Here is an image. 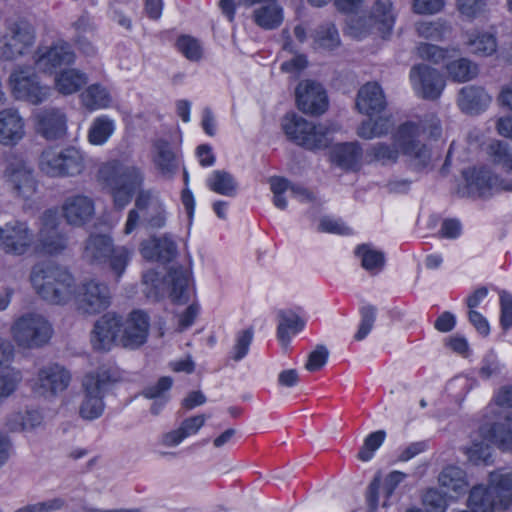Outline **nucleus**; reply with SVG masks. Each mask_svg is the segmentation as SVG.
Returning a JSON list of instances; mask_svg holds the SVG:
<instances>
[{
    "mask_svg": "<svg viewBox=\"0 0 512 512\" xmlns=\"http://www.w3.org/2000/svg\"><path fill=\"white\" fill-rule=\"evenodd\" d=\"M30 280L44 300L64 305L74 299L77 310L87 315L100 314L111 304V292L106 284L88 280L76 287L74 276L66 268L53 263L35 265Z\"/></svg>",
    "mask_w": 512,
    "mask_h": 512,
    "instance_id": "f257e3e1",
    "label": "nucleus"
},
{
    "mask_svg": "<svg viewBox=\"0 0 512 512\" xmlns=\"http://www.w3.org/2000/svg\"><path fill=\"white\" fill-rule=\"evenodd\" d=\"M421 132L427 133L433 139L441 136V121L435 113L425 114L419 123L407 121L401 124L393 134V141L399 146L401 153L409 158L415 171L426 169L431 161L429 147L418 140Z\"/></svg>",
    "mask_w": 512,
    "mask_h": 512,
    "instance_id": "f03ea898",
    "label": "nucleus"
},
{
    "mask_svg": "<svg viewBox=\"0 0 512 512\" xmlns=\"http://www.w3.org/2000/svg\"><path fill=\"white\" fill-rule=\"evenodd\" d=\"M98 178L109 190L115 206L119 209L131 202L144 182V174L139 167L117 159L103 163L99 168Z\"/></svg>",
    "mask_w": 512,
    "mask_h": 512,
    "instance_id": "7ed1b4c3",
    "label": "nucleus"
},
{
    "mask_svg": "<svg viewBox=\"0 0 512 512\" xmlns=\"http://www.w3.org/2000/svg\"><path fill=\"white\" fill-rule=\"evenodd\" d=\"M356 107L359 112L369 116L358 128V135L364 139H373L386 135L393 123L389 117L372 116L381 113L386 107V100L381 86L377 82H368L363 85L357 95Z\"/></svg>",
    "mask_w": 512,
    "mask_h": 512,
    "instance_id": "20e7f679",
    "label": "nucleus"
},
{
    "mask_svg": "<svg viewBox=\"0 0 512 512\" xmlns=\"http://www.w3.org/2000/svg\"><path fill=\"white\" fill-rule=\"evenodd\" d=\"M119 378L118 369L110 364H103L83 377L84 397L79 409L82 418L94 420L102 415L105 406L103 397Z\"/></svg>",
    "mask_w": 512,
    "mask_h": 512,
    "instance_id": "39448f33",
    "label": "nucleus"
},
{
    "mask_svg": "<svg viewBox=\"0 0 512 512\" xmlns=\"http://www.w3.org/2000/svg\"><path fill=\"white\" fill-rule=\"evenodd\" d=\"M282 128L291 141L309 150L328 147L333 135L339 130L335 123L315 124L295 113L285 115Z\"/></svg>",
    "mask_w": 512,
    "mask_h": 512,
    "instance_id": "423d86ee",
    "label": "nucleus"
},
{
    "mask_svg": "<svg viewBox=\"0 0 512 512\" xmlns=\"http://www.w3.org/2000/svg\"><path fill=\"white\" fill-rule=\"evenodd\" d=\"M396 14L391 0H376L367 16L351 17L346 32L355 39H362L377 32L382 38L389 36L394 28Z\"/></svg>",
    "mask_w": 512,
    "mask_h": 512,
    "instance_id": "0eeeda50",
    "label": "nucleus"
},
{
    "mask_svg": "<svg viewBox=\"0 0 512 512\" xmlns=\"http://www.w3.org/2000/svg\"><path fill=\"white\" fill-rule=\"evenodd\" d=\"M9 85L13 96L18 100L39 105L52 94L49 85L42 84L32 67L18 66L9 76Z\"/></svg>",
    "mask_w": 512,
    "mask_h": 512,
    "instance_id": "6e6552de",
    "label": "nucleus"
},
{
    "mask_svg": "<svg viewBox=\"0 0 512 512\" xmlns=\"http://www.w3.org/2000/svg\"><path fill=\"white\" fill-rule=\"evenodd\" d=\"M36 33L26 20L9 22L6 34L0 39V60H14L32 51Z\"/></svg>",
    "mask_w": 512,
    "mask_h": 512,
    "instance_id": "1a4fd4ad",
    "label": "nucleus"
},
{
    "mask_svg": "<svg viewBox=\"0 0 512 512\" xmlns=\"http://www.w3.org/2000/svg\"><path fill=\"white\" fill-rule=\"evenodd\" d=\"M39 165L42 172L52 177L74 176L83 170L84 157L75 147H51L42 152Z\"/></svg>",
    "mask_w": 512,
    "mask_h": 512,
    "instance_id": "9d476101",
    "label": "nucleus"
},
{
    "mask_svg": "<svg viewBox=\"0 0 512 512\" xmlns=\"http://www.w3.org/2000/svg\"><path fill=\"white\" fill-rule=\"evenodd\" d=\"M462 176L465 180V186L459 189L462 196L485 198L492 195L493 191L512 192V181H504L486 167L465 169Z\"/></svg>",
    "mask_w": 512,
    "mask_h": 512,
    "instance_id": "9b49d317",
    "label": "nucleus"
},
{
    "mask_svg": "<svg viewBox=\"0 0 512 512\" xmlns=\"http://www.w3.org/2000/svg\"><path fill=\"white\" fill-rule=\"evenodd\" d=\"M409 76L416 95L426 100L439 99L446 86L444 76L426 64L414 65Z\"/></svg>",
    "mask_w": 512,
    "mask_h": 512,
    "instance_id": "f8f14e48",
    "label": "nucleus"
},
{
    "mask_svg": "<svg viewBox=\"0 0 512 512\" xmlns=\"http://www.w3.org/2000/svg\"><path fill=\"white\" fill-rule=\"evenodd\" d=\"M70 380L71 374L65 367L52 363L38 370L32 389L39 396L51 398L66 390Z\"/></svg>",
    "mask_w": 512,
    "mask_h": 512,
    "instance_id": "ddd939ff",
    "label": "nucleus"
},
{
    "mask_svg": "<svg viewBox=\"0 0 512 512\" xmlns=\"http://www.w3.org/2000/svg\"><path fill=\"white\" fill-rule=\"evenodd\" d=\"M34 241L33 232L26 222L12 220L0 227V247L7 254L23 255Z\"/></svg>",
    "mask_w": 512,
    "mask_h": 512,
    "instance_id": "4468645a",
    "label": "nucleus"
},
{
    "mask_svg": "<svg viewBox=\"0 0 512 512\" xmlns=\"http://www.w3.org/2000/svg\"><path fill=\"white\" fill-rule=\"evenodd\" d=\"M41 221L38 251L49 255L60 253L66 248L67 239L58 229V212L53 209L46 210Z\"/></svg>",
    "mask_w": 512,
    "mask_h": 512,
    "instance_id": "2eb2a0df",
    "label": "nucleus"
},
{
    "mask_svg": "<svg viewBox=\"0 0 512 512\" xmlns=\"http://www.w3.org/2000/svg\"><path fill=\"white\" fill-rule=\"evenodd\" d=\"M75 58L71 45L64 40H58L44 52L41 49L37 50L35 65L39 70L51 74L62 66L72 65Z\"/></svg>",
    "mask_w": 512,
    "mask_h": 512,
    "instance_id": "dca6fc26",
    "label": "nucleus"
},
{
    "mask_svg": "<svg viewBox=\"0 0 512 512\" xmlns=\"http://www.w3.org/2000/svg\"><path fill=\"white\" fill-rule=\"evenodd\" d=\"M11 331L16 343L23 348L41 347L53 334L49 322H15Z\"/></svg>",
    "mask_w": 512,
    "mask_h": 512,
    "instance_id": "f3484780",
    "label": "nucleus"
},
{
    "mask_svg": "<svg viewBox=\"0 0 512 512\" xmlns=\"http://www.w3.org/2000/svg\"><path fill=\"white\" fill-rule=\"evenodd\" d=\"M296 102L299 110L311 115H320L328 108V97L323 86L309 80L298 84Z\"/></svg>",
    "mask_w": 512,
    "mask_h": 512,
    "instance_id": "a211bd4d",
    "label": "nucleus"
},
{
    "mask_svg": "<svg viewBox=\"0 0 512 512\" xmlns=\"http://www.w3.org/2000/svg\"><path fill=\"white\" fill-rule=\"evenodd\" d=\"M5 177L15 193L25 200L30 199L36 191L37 182L33 172L22 159L9 163Z\"/></svg>",
    "mask_w": 512,
    "mask_h": 512,
    "instance_id": "6ab92c4d",
    "label": "nucleus"
},
{
    "mask_svg": "<svg viewBox=\"0 0 512 512\" xmlns=\"http://www.w3.org/2000/svg\"><path fill=\"white\" fill-rule=\"evenodd\" d=\"M140 254L148 261L168 263L175 258L177 245L168 235L154 236L141 242Z\"/></svg>",
    "mask_w": 512,
    "mask_h": 512,
    "instance_id": "aec40b11",
    "label": "nucleus"
},
{
    "mask_svg": "<svg viewBox=\"0 0 512 512\" xmlns=\"http://www.w3.org/2000/svg\"><path fill=\"white\" fill-rule=\"evenodd\" d=\"M25 135V122L19 111L7 108L0 111V144L17 145Z\"/></svg>",
    "mask_w": 512,
    "mask_h": 512,
    "instance_id": "412c9836",
    "label": "nucleus"
},
{
    "mask_svg": "<svg viewBox=\"0 0 512 512\" xmlns=\"http://www.w3.org/2000/svg\"><path fill=\"white\" fill-rule=\"evenodd\" d=\"M247 6L261 4L254 10V22L265 30H273L278 28L284 19L283 9L278 4V0H243Z\"/></svg>",
    "mask_w": 512,
    "mask_h": 512,
    "instance_id": "4be33fe9",
    "label": "nucleus"
},
{
    "mask_svg": "<svg viewBox=\"0 0 512 512\" xmlns=\"http://www.w3.org/2000/svg\"><path fill=\"white\" fill-rule=\"evenodd\" d=\"M65 114L56 108L44 109L36 115L37 131L46 139L62 137L67 130Z\"/></svg>",
    "mask_w": 512,
    "mask_h": 512,
    "instance_id": "5701e85b",
    "label": "nucleus"
},
{
    "mask_svg": "<svg viewBox=\"0 0 512 512\" xmlns=\"http://www.w3.org/2000/svg\"><path fill=\"white\" fill-rule=\"evenodd\" d=\"M468 507L472 512H494L496 508H501L499 502V489L491 483L489 477V486H475L471 489L468 498Z\"/></svg>",
    "mask_w": 512,
    "mask_h": 512,
    "instance_id": "b1692460",
    "label": "nucleus"
},
{
    "mask_svg": "<svg viewBox=\"0 0 512 512\" xmlns=\"http://www.w3.org/2000/svg\"><path fill=\"white\" fill-rule=\"evenodd\" d=\"M62 210L69 224L80 226L93 216L94 203L87 196L75 195L66 199Z\"/></svg>",
    "mask_w": 512,
    "mask_h": 512,
    "instance_id": "393cba45",
    "label": "nucleus"
},
{
    "mask_svg": "<svg viewBox=\"0 0 512 512\" xmlns=\"http://www.w3.org/2000/svg\"><path fill=\"white\" fill-rule=\"evenodd\" d=\"M491 102V97L484 88L465 86L458 95V106L465 114L476 115L483 112Z\"/></svg>",
    "mask_w": 512,
    "mask_h": 512,
    "instance_id": "a878e982",
    "label": "nucleus"
},
{
    "mask_svg": "<svg viewBox=\"0 0 512 512\" xmlns=\"http://www.w3.org/2000/svg\"><path fill=\"white\" fill-rule=\"evenodd\" d=\"M362 148L357 142L339 143L330 151L331 162L344 170L356 171L360 168Z\"/></svg>",
    "mask_w": 512,
    "mask_h": 512,
    "instance_id": "bb28decb",
    "label": "nucleus"
},
{
    "mask_svg": "<svg viewBox=\"0 0 512 512\" xmlns=\"http://www.w3.org/2000/svg\"><path fill=\"white\" fill-rule=\"evenodd\" d=\"M153 162L163 176L172 177L179 161L169 141L157 139L153 142Z\"/></svg>",
    "mask_w": 512,
    "mask_h": 512,
    "instance_id": "cd10ccee",
    "label": "nucleus"
},
{
    "mask_svg": "<svg viewBox=\"0 0 512 512\" xmlns=\"http://www.w3.org/2000/svg\"><path fill=\"white\" fill-rule=\"evenodd\" d=\"M191 272L183 266L172 267L165 281L170 285V297L174 303L181 306L189 297V281Z\"/></svg>",
    "mask_w": 512,
    "mask_h": 512,
    "instance_id": "c85d7f7f",
    "label": "nucleus"
},
{
    "mask_svg": "<svg viewBox=\"0 0 512 512\" xmlns=\"http://www.w3.org/2000/svg\"><path fill=\"white\" fill-rule=\"evenodd\" d=\"M148 322H119L118 345L135 349L143 345L148 336Z\"/></svg>",
    "mask_w": 512,
    "mask_h": 512,
    "instance_id": "c756f323",
    "label": "nucleus"
},
{
    "mask_svg": "<svg viewBox=\"0 0 512 512\" xmlns=\"http://www.w3.org/2000/svg\"><path fill=\"white\" fill-rule=\"evenodd\" d=\"M119 322H95L91 332V343L97 351H108L113 345H118Z\"/></svg>",
    "mask_w": 512,
    "mask_h": 512,
    "instance_id": "7c9ffc66",
    "label": "nucleus"
},
{
    "mask_svg": "<svg viewBox=\"0 0 512 512\" xmlns=\"http://www.w3.org/2000/svg\"><path fill=\"white\" fill-rule=\"evenodd\" d=\"M483 436L503 451H512V416L506 415L504 422H496L482 428Z\"/></svg>",
    "mask_w": 512,
    "mask_h": 512,
    "instance_id": "2f4dec72",
    "label": "nucleus"
},
{
    "mask_svg": "<svg viewBox=\"0 0 512 512\" xmlns=\"http://www.w3.org/2000/svg\"><path fill=\"white\" fill-rule=\"evenodd\" d=\"M116 130V121L109 115L102 114L93 119L88 129V141L94 146L106 144Z\"/></svg>",
    "mask_w": 512,
    "mask_h": 512,
    "instance_id": "473e14b6",
    "label": "nucleus"
},
{
    "mask_svg": "<svg viewBox=\"0 0 512 512\" xmlns=\"http://www.w3.org/2000/svg\"><path fill=\"white\" fill-rule=\"evenodd\" d=\"M205 421L206 417L203 414L186 418L182 421L178 429L172 430L163 435L162 443L168 447L180 444L188 436L196 434L205 424Z\"/></svg>",
    "mask_w": 512,
    "mask_h": 512,
    "instance_id": "72a5a7b5",
    "label": "nucleus"
},
{
    "mask_svg": "<svg viewBox=\"0 0 512 512\" xmlns=\"http://www.w3.org/2000/svg\"><path fill=\"white\" fill-rule=\"evenodd\" d=\"M88 81L87 74L74 68L64 69L55 76V88L63 95L78 92Z\"/></svg>",
    "mask_w": 512,
    "mask_h": 512,
    "instance_id": "f704fd0d",
    "label": "nucleus"
},
{
    "mask_svg": "<svg viewBox=\"0 0 512 512\" xmlns=\"http://www.w3.org/2000/svg\"><path fill=\"white\" fill-rule=\"evenodd\" d=\"M82 105L89 111L107 109L112 102L109 90L99 84L89 85L80 95Z\"/></svg>",
    "mask_w": 512,
    "mask_h": 512,
    "instance_id": "c9c22d12",
    "label": "nucleus"
},
{
    "mask_svg": "<svg viewBox=\"0 0 512 512\" xmlns=\"http://www.w3.org/2000/svg\"><path fill=\"white\" fill-rule=\"evenodd\" d=\"M439 484L446 492H453L456 496L465 494L469 488L466 473L457 466L445 467L438 476Z\"/></svg>",
    "mask_w": 512,
    "mask_h": 512,
    "instance_id": "e433bc0d",
    "label": "nucleus"
},
{
    "mask_svg": "<svg viewBox=\"0 0 512 512\" xmlns=\"http://www.w3.org/2000/svg\"><path fill=\"white\" fill-rule=\"evenodd\" d=\"M113 247V240L110 236L91 235L86 243L85 255L93 262L105 263Z\"/></svg>",
    "mask_w": 512,
    "mask_h": 512,
    "instance_id": "4c0bfd02",
    "label": "nucleus"
},
{
    "mask_svg": "<svg viewBox=\"0 0 512 512\" xmlns=\"http://www.w3.org/2000/svg\"><path fill=\"white\" fill-rule=\"evenodd\" d=\"M207 187L220 195L233 197L237 193V182L232 174L225 170H214L206 179Z\"/></svg>",
    "mask_w": 512,
    "mask_h": 512,
    "instance_id": "58836bf2",
    "label": "nucleus"
},
{
    "mask_svg": "<svg viewBox=\"0 0 512 512\" xmlns=\"http://www.w3.org/2000/svg\"><path fill=\"white\" fill-rule=\"evenodd\" d=\"M314 48L332 51L339 47L341 41L337 28L333 23L320 25L314 33Z\"/></svg>",
    "mask_w": 512,
    "mask_h": 512,
    "instance_id": "ea45409f",
    "label": "nucleus"
},
{
    "mask_svg": "<svg viewBox=\"0 0 512 512\" xmlns=\"http://www.w3.org/2000/svg\"><path fill=\"white\" fill-rule=\"evenodd\" d=\"M355 254L360 259L362 267L372 274L379 272L384 266L385 256L383 252L368 244L357 246Z\"/></svg>",
    "mask_w": 512,
    "mask_h": 512,
    "instance_id": "a19ab883",
    "label": "nucleus"
},
{
    "mask_svg": "<svg viewBox=\"0 0 512 512\" xmlns=\"http://www.w3.org/2000/svg\"><path fill=\"white\" fill-rule=\"evenodd\" d=\"M491 483L499 489V502L502 509L512 506V471L497 470L490 473Z\"/></svg>",
    "mask_w": 512,
    "mask_h": 512,
    "instance_id": "79ce46f5",
    "label": "nucleus"
},
{
    "mask_svg": "<svg viewBox=\"0 0 512 512\" xmlns=\"http://www.w3.org/2000/svg\"><path fill=\"white\" fill-rule=\"evenodd\" d=\"M445 68L449 77L460 83L470 81L478 73L477 66L466 58L447 62Z\"/></svg>",
    "mask_w": 512,
    "mask_h": 512,
    "instance_id": "37998d69",
    "label": "nucleus"
},
{
    "mask_svg": "<svg viewBox=\"0 0 512 512\" xmlns=\"http://www.w3.org/2000/svg\"><path fill=\"white\" fill-rule=\"evenodd\" d=\"M43 422V416L38 410H26L9 418L7 425L11 431H31L39 427Z\"/></svg>",
    "mask_w": 512,
    "mask_h": 512,
    "instance_id": "c03bdc74",
    "label": "nucleus"
},
{
    "mask_svg": "<svg viewBox=\"0 0 512 512\" xmlns=\"http://www.w3.org/2000/svg\"><path fill=\"white\" fill-rule=\"evenodd\" d=\"M487 154L491 161L498 166H501L506 172L512 174V149L509 144L494 140L487 147Z\"/></svg>",
    "mask_w": 512,
    "mask_h": 512,
    "instance_id": "a18cd8bd",
    "label": "nucleus"
},
{
    "mask_svg": "<svg viewBox=\"0 0 512 512\" xmlns=\"http://www.w3.org/2000/svg\"><path fill=\"white\" fill-rule=\"evenodd\" d=\"M399 151H401V149L395 142L394 145L379 142L372 145L367 150V156L370 157L371 161L379 162L382 165H388L397 162L399 158Z\"/></svg>",
    "mask_w": 512,
    "mask_h": 512,
    "instance_id": "49530a36",
    "label": "nucleus"
},
{
    "mask_svg": "<svg viewBox=\"0 0 512 512\" xmlns=\"http://www.w3.org/2000/svg\"><path fill=\"white\" fill-rule=\"evenodd\" d=\"M451 30L446 20L421 21L416 24V31L420 37L428 40L441 41Z\"/></svg>",
    "mask_w": 512,
    "mask_h": 512,
    "instance_id": "de8ad7c7",
    "label": "nucleus"
},
{
    "mask_svg": "<svg viewBox=\"0 0 512 512\" xmlns=\"http://www.w3.org/2000/svg\"><path fill=\"white\" fill-rule=\"evenodd\" d=\"M456 7L460 15L468 21L487 18L489 13L487 0H456Z\"/></svg>",
    "mask_w": 512,
    "mask_h": 512,
    "instance_id": "09e8293b",
    "label": "nucleus"
},
{
    "mask_svg": "<svg viewBox=\"0 0 512 512\" xmlns=\"http://www.w3.org/2000/svg\"><path fill=\"white\" fill-rule=\"evenodd\" d=\"M132 255L133 249L127 246H114L108 255L106 262L109 263L110 270L118 279L124 274Z\"/></svg>",
    "mask_w": 512,
    "mask_h": 512,
    "instance_id": "8fccbe9b",
    "label": "nucleus"
},
{
    "mask_svg": "<svg viewBox=\"0 0 512 512\" xmlns=\"http://www.w3.org/2000/svg\"><path fill=\"white\" fill-rule=\"evenodd\" d=\"M469 45L473 53L482 56L493 54L497 48V40L493 33H480L469 39Z\"/></svg>",
    "mask_w": 512,
    "mask_h": 512,
    "instance_id": "3c124183",
    "label": "nucleus"
},
{
    "mask_svg": "<svg viewBox=\"0 0 512 512\" xmlns=\"http://www.w3.org/2000/svg\"><path fill=\"white\" fill-rule=\"evenodd\" d=\"M178 50L190 61H199L202 58V46L200 42L189 35H182L176 42Z\"/></svg>",
    "mask_w": 512,
    "mask_h": 512,
    "instance_id": "603ef678",
    "label": "nucleus"
},
{
    "mask_svg": "<svg viewBox=\"0 0 512 512\" xmlns=\"http://www.w3.org/2000/svg\"><path fill=\"white\" fill-rule=\"evenodd\" d=\"M488 289L484 286L476 288L465 299L468 309V320H486V318L477 311L480 304L487 298Z\"/></svg>",
    "mask_w": 512,
    "mask_h": 512,
    "instance_id": "864d4df0",
    "label": "nucleus"
},
{
    "mask_svg": "<svg viewBox=\"0 0 512 512\" xmlns=\"http://www.w3.org/2000/svg\"><path fill=\"white\" fill-rule=\"evenodd\" d=\"M417 53L420 58L432 61L435 64L444 63L450 58L449 50L429 43H420L417 46Z\"/></svg>",
    "mask_w": 512,
    "mask_h": 512,
    "instance_id": "5fc2aeb1",
    "label": "nucleus"
},
{
    "mask_svg": "<svg viewBox=\"0 0 512 512\" xmlns=\"http://www.w3.org/2000/svg\"><path fill=\"white\" fill-rule=\"evenodd\" d=\"M385 431L379 430L368 435L362 447L358 452V459L368 461L373 457L374 452L382 445L385 440Z\"/></svg>",
    "mask_w": 512,
    "mask_h": 512,
    "instance_id": "6e6d98bb",
    "label": "nucleus"
},
{
    "mask_svg": "<svg viewBox=\"0 0 512 512\" xmlns=\"http://www.w3.org/2000/svg\"><path fill=\"white\" fill-rule=\"evenodd\" d=\"M67 502L62 497L47 499L34 504L26 505L15 512H55L64 509Z\"/></svg>",
    "mask_w": 512,
    "mask_h": 512,
    "instance_id": "4d7b16f0",
    "label": "nucleus"
},
{
    "mask_svg": "<svg viewBox=\"0 0 512 512\" xmlns=\"http://www.w3.org/2000/svg\"><path fill=\"white\" fill-rule=\"evenodd\" d=\"M21 373L14 368L0 370V397L9 396L21 380Z\"/></svg>",
    "mask_w": 512,
    "mask_h": 512,
    "instance_id": "13d9d810",
    "label": "nucleus"
},
{
    "mask_svg": "<svg viewBox=\"0 0 512 512\" xmlns=\"http://www.w3.org/2000/svg\"><path fill=\"white\" fill-rule=\"evenodd\" d=\"M468 459L475 465L488 464L491 460V447L484 442L473 443L467 448Z\"/></svg>",
    "mask_w": 512,
    "mask_h": 512,
    "instance_id": "bf43d9fd",
    "label": "nucleus"
},
{
    "mask_svg": "<svg viewBox=\"0 0 512 512\" xmlns=\"http://www.w3.org/2000/svg\"><path fill=\"white\" fill-rule=\"evenodd\" d=\"M253 339V330L248 328L240 332L237 336L236 343L232 350V359L240 361L248 353L249 346Z\"/></svg>",
    "mask_w": 512,
    "mask_h": 512,
    "instance_id": "052dcab7",
    "label": "nucleus"
},
{
    "mask_svg": "<svg viewBox=\"0 0 512 512\" xmlns=\"http://www.w3.org/2000/svg\"><path fill=\"white\" fill-rule=\"evenodd\" d=\"M147 224L154 229H160L165 226L167 220V213L165 206L162 202L155 200V203L150 207L147 215Z\"/></svg>",
    "mask_w": 512,
    "mask_h": 512,
    "instance_id": "680f3d73",
    "label": "nucleus"
},
{
    "mask_svg": "<svg viewBox=\"0 0 512 512\" xmlns=\"http://www.w3.org/2000/svg\"><path fill=\"white\" fill-rule=\"evenodd\" d=\"M304 328V322H280L277 328V337L282 346L287 347L292 336Z\"/></svg>",
    "mask_w": 512,
    "mask_h": 512,
    "instance_id": "e2e57ef3",
    "label": "nucleus"
},
{
    "mask_svg": "<svg viewBox=\"0 0 512 512\" xmlns=\"http://www.w3.org/2000/svg\"><path fill=\"white\" fill-rule=\"evenodd\" d=\"M423 505L427 512H445L446 510V501L436 489L426 491L423 495Z\"/></svg>",
    "mask_w": 512,
    "mask_h": 512,
    "instance_id": "0e129e2a",
    "label": "nucleus"
},
{
    "mask_svg": "<svg viewBox=\"0 0 512 512\" xmlns=\"http://www.w3.org/2000/svg\"><path fill=\"white\" fill-rule=\"evenodd\" d=\"M328 355L329 352L327 348L324 345H318L315 350L309 354L305 368L310 372L320 370L326 364Z\"/></svg>",
    "mask_w": 512,
    "mask_h": 512,
    "instance_id": "69168bd1",
    "label": "nucleus"
},
{
    "mask_svg": "<svg viewBox=\"0 0 512 512\" xmlns=\"http://www.w3.org/2000/svg\"><path fill=\"white\" fill-rule=\"evenodd\" d=\"M445 6V0H414L413 11L417 14H435Z\"/></svg>",
    "mask_w": 512,
    "mask_h": 512,
    "instance_id": "338daca9",
    "label": "nucleus"
},
{
    "mask_svg": "<svg viewBox=\"0 0 512 512\" xmlns=\"http://www.w3.org/2000/svg\"><path fill=\"white\" fill-rule=\"evenodd\" d=\"M499 373L500 365L496 356L492 353L486 355L479 369V376L483 379H489L490 377Z\"/></svg>",
    "mask_w": 512,
    "mask_h": 512,
    "instance_id": "774afa93",
    "label": "nucleus"
}]
</instances>
